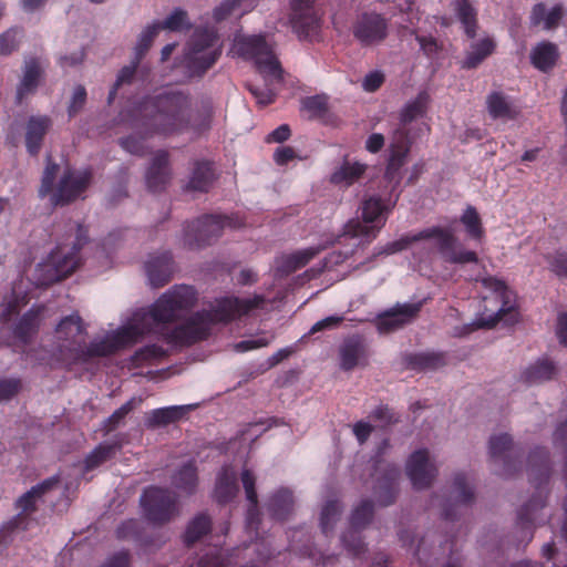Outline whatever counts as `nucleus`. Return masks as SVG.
I'll return each instance as SVG.
<instances>
[{
    "label": "nucleus",
    "instance_id": "473e14b6",
    "mask_svg": "<svg viewBox=\"0 0 567 567\" xmlns=\"http://www.w3.org/2000/svg\"><path fill=\"white\" fill-rule=\"evenodd\" d=\"M192 409V405H172L154 409L145 415V426L147 429H157L166 426L182 420Z\"/></svg>",
    "mask_w": 567,
    "mask_h": 567
},
{
    "label": "nucleus",
    "instance_id": "37998d69",
    "mask_svg": "<svg viewBox=\"0 0 567 567\" xmlns=\"http://www.w3.org/2000/svg\"><path fill=\"white\" fill-rule=\"evenodd\" d=\"M198 483L197 467L194 461L183 464L172 476V484L179 491L190 495Z\"/></svg>",
    "mask_w": 567,
    "mask_h": 567
},
{
    "label": "nucleus",
    "instance_id": "052dcab7",
    "mask_svg": "<svg viewBox=\"0 0 567 567\" xmlns=\"http://www.w3.org/2000/svg\"><path fill=\"white\" fill-rule=\"evenodd\" d=\"M157 25L158 23L153 22L141 33L138 42L135 47V58H137V60H142L144 58V55L151 48L154 39L161 31V28Z\"/></svg>",
    "mask_w": 567,
    "mask_h": 567
},
{
    "label": "nucleus",
    "instance_id": "ea45409f",
    "mask_svg": "<svg viewBox=\"0 0 567 567\" xmlns=\"http://www.w3.org/2000/svg\"><path fill=\"white\" fill-rule=\"evenodd\" d=\"M236 49L240 56L255 62L271 51L264 35L244 37L236 41Z\"/></svg>",
    "mask_w": 567,
    "mask_h": 567
},
{
    "label": "nucleus",
    "instance_id": "3c124183",
    "mask_svg": "<svg viewBox=\"0 0 567 567\" xmlns=\"http://www.w3.org/2000/svg\"><path fill=\"white\" fill-rule=\"evenodd\" d=\"M460 221L465 228L467 236L473 240H482L485 236L482 218L474 206L468 205L461 215Z\"/></svg>",
    "mask_w": 567,
    "mask_h": 567
},
{
    "label": "nucleus",
    "instance_id": "b1692460",
    "mask_svg": "<svg viewBox=\"0 0 567 567\" xmlns=\"http://www.w3.org/2000/svg\"><path fill=\"white\" fill-rule=\"evenodd\" d=\"M171 177L169 154L166 151H158L145 174L147 189L152 193L165 190Z\"/></svg>",
    "mask_w": 567,
    "mask_h": 567
},
{
    "label": "nucleus",
    "instance_id": "2eb2a0df",
    "mask_svg": "<svg viewBox=\"0 0 567 567\" xmlns=\"http://www.w3.org/2000/svg\"><path fill=\"white\" fill-rule=\"evenodd\" d=\"M390 446L388 439L383 440L379 446V451L374 461V474L377 482L373 487V494L377 497L379 505L390 506L398 496V480L400 477V468L394 464H383L379 457L383 451Z\"/></svg>",
    "mask_w": 567,
    "mask_h": 567
},
{
    "label": "nucleus",
    "instance_id": "e2e57ef3",
    "mask_svg": "<svg viewBox=\"0 0 567 567\" xmlns=\"http://www.w3.org/2000/svg\"><path fill=\"white\" fill-rule=\"evenodd\" d=\"M22 38V30L18 28H11L0 34V54L9 55L16 51L19 47Z\"/></svg>",
    "mask_w": 567,
    "mask_h": 567
},
{
    "label": "nucleus",
    "instance_id": "338daca9",
    "mask_svg": "<svg viewBox=\"0 0 567 567\" xmlns=\"http://www.w3.org/2000/svg\"><path fill=\"white\" fill-rule=\"evenodd\" d=\"M86 97L87 93L85 87L83 85H76L68 106L69 118H73L83 110L86 103Z\"/></svg>",
    "mask_w": 567,
    "mask_h": 567
},
{
    "label": "nucleus",
    "instance_id": "4468645a",
    "mask_svg": "<svg viewBox=\"0 0 567 567\" xmlns=\"http://www.w3.org/2000/svg\"><path fill=\"white\" fill-rule=\"evenodd\" d=\"M390 33V20L377 11H363L352 24L353 38L361 47L379 45Z\"/></svg>",
    "mask_w": 567,
    "mask_h": 567
},
{
    "label": "nucleus",
    "instance_id": "a211bd4d",
    "mask_svg": "<svg viewBox=\"0 0 567 567\" xmlns=\"http://www.w3.org/2000/svg\"><path fill=\"white\" fill-rule=\"evenodd\" d=\"M488 449L491 458L494 462H502V475L511 476L520 468L523 452L516 449L509 434L491 436Z\"/></svg>",
    "mask_w": 567,
    "mask_h": 567
},
{
    "label": "nucleus",
    "instance_id": "4c0bfd02",
    "mask_svg": "<svg viewBox=\"0 0 567 567\" xmlns=\"http://www.w3.org/2000/svg\"><path fill=\"white\" fill-rule=\"evenodd\" d=\"M557 372L555 363L547 358L538 359L520 374V380L527 384H539L551 380Z\"/></svg>",
    "mask_w": 567,
    "mask_h": 567
},
{
    "label": "nucleus",
    "instance_id": "864d4df0",
    "mask_svg": "<svg viewBox=\"0 0 567 567\" xmlns=\"http://www.w3.org/2000/svg\"><path fill=\"white\" fill-rule=\"evenodd\" d=\"M341 511H342L341 504L334 499L328 501L323 505L321 515H320V527H321V532L326 536H329L333 532V528L340 518Z\"/></svg>",
    "mask_w": 567,
    "mask_h": 567
},
{
    "label": "nucleus",
    "instance_id": "6ab92c4d",
    "mask_svg": "<svg viewBox=\"0 0 567 567\" xmlns=\"http://www.w3.org/2000/svg\"><path fill=\"white\" fill-rule=\"evenodd\" d=\"M421 237H432V239H436V246L440 254L444 257V259L451 264L464 265L471 262H477L478 256L475 251L472 250H455L456 238L452 234V231L444 229L439 226H434L431 228L423 229V234Z\"/></svg>",
    "mask_w": 567,
    "mask_h": 567
},
{
    "label": "nucleus",
    "instance_id": "6e6552de",
    "mask_svg": "<svg viewBox=\"0 0 567 567\" xmlns=\"http://www.w3.org/2000/svg\"><path fill=\"white\" fill-rule=\"evenodd\" d=\"M244 221L239 216L204 215L186 223L183 229V245L188 249H200L217 241L225 227L240 228Z\"/></svg>",
    "mask_w": 567,
    "mask_h": 567
},
{
    "label": "nucleus",
    "instance_id": "423d86ee",
    "mask_svg": "<svg viewBox=\"0 0 567 567\" xmlns=\"http://www.w3.org/2000/svg\"><path fill=\"white\" fill-rule=\"evenodd\" d=\"M221 55L217 31L208 27L196 28L187 42L184 66L189 78H203Z\"/></svg>",
    "mask_w": 567,
    "mask_h": 567
},
{
    "label": "nucleus",
    "instance_id": "e433bc0d",
    "mask_svg": "<svg viewBox=\"0 0 567 567\" xmlns=\"http://www.w3.org/2000/svg\"><path fill=\"white\" fill-rule=\"evenodd\" d=\"M116 353V348L113 344L110 334L100 339L93 340L89 346L79 344L73 354L74 361L87 362L92 358L107 357Z\"/></svg>",
    "mask_w": 567,
    "mask_h": 567
},
{
    "label": "nucleus",
    "instance_id": "49530a36",
    "mask_svg": "<svg viewBox=\"0 0 567 567\" xmlns=\"http://www.w3.org/2000/svg\"><path fill=\"white\" fill-rule=\"evenodd\" d=\"M212 530V518L200 513L196 515L188 524L183 535L184 544L187 547L193 546Z\"/></svg>",
    "mask_w": 567,
    "mask_h": 567
},
{
    "label": "nucleus",
    "instance_id": "a878e982",
    "mask_svg": "<svg viewBox=\"0 0 567 567\" xmlns=\"http://www.w3.org/2000/svg\"><path fill=\"white\" fill-rule=\"evenodd\" d=\"M43 74L44 69L38 58H27L24 60L22 78L16 94L18 104H21L28 95L35 93Z\"/></svg>",
    "mask_w": 567,
    "mask_h": 567
},
{
    "label": "nucleus",
    "instance_id": "ddd939ff",
    "mask_svg": "<svg viewBox=\"0 0 567 567\" xmlns=\"http://www.w3.org/2000/svg\"><path fill=\"white\" fill-rule=\"evenodd\" d=\"M482 284L486 289L491 290L495 295V298L497 299V301L501 302V306L493 315L488 317L482 315L481 317L476 318V320L474 321L475 328L491 329L495 327L498 321L505 319L507 316H509L511 320L515 319L517 315L515 295L508 288L506 282L496 277L487 276L482 279Z\"/></svg>",
    "mask_w": 567,
    "mask_h": 567
},
{
    "label": "nucleus",
    "instance_id": "bf43d9fd",
    "mask_svg": "<svg viewBox=\"0 0 567 567\" xmlns=\"http://www.w3.org/2000/svg\"><path fill=\"white\" fill-rule=\"evenodd\" d=\"M140 62H141V60H137V58H134V60L132 61V63L130 65H125L120 70L116 81L109 93V97H107L109 104H111L113 102V100L115 99L120 86H122L123 84H130L132 82Z\"/></svg>",
    "mask_w": 567,
    "mask_h": 567
},
{
    "label": "nucleus",
    "instance_id": "cd10ccee",
    "mask_svg": "<svg viewBox=\"0 0 567 567\" xmlns=\"http://www.w3.org/2000/svg\"><path fill=\"white\" fill-rule=\"evenodd\" d=\"M52 125L48 115H32L29 117L25 127V147L30 155L39 154L43 138Z\"/></svg>",
    "mask_w": 567,
    "mask_h": 567
},
{
    "label": "nucleus",
    "instance_id": "680f3d73",
    "mask_svg": "<svg viewBox=\"0 0 567 567\" xmlns=\"http://www.w3.org/2000/svg\"><path fill=\"white\" fill-rule=\"evenodd\" d=\"M59 169V165L51 159V156H49L42 175L41 186L39 189L40 197H45L47 195L53 192L54 181Z\"/></svg>",
    "mask_w": 567,
    "mask_h": 567
},
{
    "label": "nucleus",
    "instance_id": "6e6d98bb",
    "mask_svg": "<svg viewBox=\"0 0 567 567\" xmlns=\"http://www.w3.org/2000/svg\"><path fill=\"white\" fill-rule=\"evenodd\" d=\"M161 30L186 31L192 28L188 14L185 10L176 8L164 21H156Z\"/></svg>",
    "mask_w": 567,
    "mask_h": 567
},
{
    "label": "nucleus",
    "instance_id": "0eeeda50",
    "mask_svg": "<svg viewBox=\"0 0 567 567\" xmlns=\"http://www.w3.org/2000/svg\"><path fill=\"white\" fill-rule=\"evenodd\" d=\"M271 556L272 550L266 540L256 538L233 548L226 557L221 549L212 548L199 557L195 567H262Z\"/></svg>",
    "mask_w": 567,
    "mask_h": 567
},
{
    "label": "nucleus",
    "instance_id": "1a4fd4ad",
    "mask_svg": "<svg viewBox=\"0 0 567 567\" xmlns=\"http://www.w3.org/2000/svg\"><path fill=\"white\" fill-rule=\"evenodd\" d=\"M385 209L382 199L379 197L372 196L363 200L361 206L362 220H349L340 238L357 239L359 240L357 246L369 245L377 238L386 221Z\"/></svg>",
    "mask_w": 567,
    "mask_h": 567
},
{
    "label": "nucleus",
    "instance_id": "4d7b16f0",
    "mask_svg": "<svg viewBox=\"0 0 567 567\" xmlns=\"http://www.w3.org/2000/svg\"><path fill=\"white\" fill-rule=\"evenodd\" d=\"M23 390V380L19 377L0 378V403H8Z\"/></svg>",
    "mask_w": 567,
    "mask_h": 567
},
{
    "label": "nucleus",
    "instance_id": "a19ab883",
    "mask_svg": "<svg viewBox=\"0 0 567 567\" xmlns=\"http://www.w3.org/2000/svg\"><path fill=\"white\" fill-rule=\"evenodd\" d=\"M320 251V247H309L284 256L278 265V271L290 275L308 265Z\"/></svg>",
    "mask_w": 567,
    "mask_h": 567
},
{
    "label": "nucleus",
    "instance_id": "5701e85b",
    "mask_svg": "<svg viewBox=\"0 0 567 567\" xmlns=\"http://www.w3.org/2000/svg\"><path fill=\"white\" fill-rule=\"evenodd\" d=\"M145 272L153 288H162L167 285L175 271V262L169 250L152 254L145 262Z\"/></svg>",
    "mask_w": 567,
    "mask_h": 567
},
{
    "label": "nucleus",
    "instance_id": "a18cd8bd",
    "mask_svg": "<svg viewBox=\"0 0 567 567\" xmlns=\"http://www.w3.org/2000/svg\"><path fill=\"white\" fill-rule=\"evenodd\" d=\"M411 151V140L408 131L399 128L394 133L393 142L390 145V163L403 167Z\"/></svg>",
    "mask_w": 567,
    "mask_h": 567
},
{
    "label": "nucleus",
    "instance_id": "c03bdc74",
    "mask_svg": "<svg viewBox=\"0 0 567 567\" xmlns=\"http://www.w3.org/2000/svg\"><path fill=\"white\" fill-rule=\"evenodd\" d=\"M40 311L30 309L20 318L13 329V336L23 344L31 342L39 330Z\"/></svg>",
    "mask_w": 567,
    "mask_h": 567
},
{
    "label": "nucleus",
    "instance_id": "9b49d317",
    "mask_svg": "<svg viewBox=\"0 0 567 567\" xmlns=\"http://www.w3.org/2000/svg\"><path fill=\"white\" fill-rule=\"evenodd\" d=\"M89 241V231L82 224L76 225L75 241L70 251H64L62 246H58L49 256L45 268L52 271L49 281H61L72 275L80 266L79 252Z\"/></svg>",
    "mask_w": 567,
    "mask_h": 567
},
{
    "label": "nucleus",
    "instance_id": "393cba45",
    "mask_svg": "<svg viewBox=\"0 0 567 567\" xmlns=\"http://www.w3.org/2000/svg\"><path fill=\"white\" fill-rule=\"evenodd\" d=\"M59 483L56 476L49 477L41 483L32 486L28 492L22 494L16 501V508L21 512L10 522L11 528L17 527L18 522L22 519L23 515L33 514L37 511L38 501L49 491H51Z\"/></svg>",
    "mask_w": 567,
    "mask_h": 567
},
{
    "label": "nucleus",
    "instance_id": "f257e3e1",
    "mask_svg": "<svg viewBox=\"0 0 567 567\" xmlns=\"http://www.w3.org/2000/svg\"><path fill=\"white\" fill-rule=\"evenodd\" d=\"M266 299L262 295L252 298L221 297L210 309L194 312L173 329H162V339L174 350H182L207 340L215 324H228L260 308Z\"/></svg>",
    "mask_w": 567,
    "mask_h": 567
},
{
    "label": "nucleus",
    "instance_id": "7c9ffc66",
    "mask_svg": "<svg viewBox=\"0 0 567 567\" xmlns=\"http://www.w3.org/2000/svg\"><path fill=\"white\" fill-rule=\"evenodd\" d=\"M237 473L231 465H225L216 477L214 496L218 504L230 503L238 494Z\"/></svg>",
    "mask_w": 567,
    "mask_h": 567
},
{
    "label": "nucleus",
    "instance_id": "5fc2aeb1",
    "mask_svg": "<svg viewBox=\"0 0 567 567\" xmlns=\"http://www.w3.org/2000/svg\"><path fill=\"white\" fill-rule=\"evenodd\" d=\"M168 355V351L163 347L152 343L146 344L134 352L132 355V362L136 367L161 360Z\"/></svg>",
    "mask_w": 567,
    "mask_h": 567
},
{
    "label": "nucleus",
    "instance_id": "603ef678",
    "mask_svg": "<svg viewBox=\"0 0 567 567\" xmlns=\"http://www.w3.org/2000/svg\"><path fill=\"white\" fill-rule=\"evenodd\" d=\"M430 96L426 91H422L417 96L409 102L400 113V121L403 125H406L417 117L425 114Z\"/></svg>",
    "mask_w": 567,
    "mask_h": 567
},
{
    "label": "nucleus",
    "instance_id": "8fccbe9b",
    "mask_svg": "<svg viewBox=\"0 0 567 567\" xmlns=\"http://www.w3.org/2000/svg\"><path fill=\"white\" fill-rule=\"evenodd\" d=\"M121 449L118 443H101L84 460V468L86 472L92 471L106 461L111 460Z\"/></svg>",
    "mask_w": 567,
    "mask_h": 567
},
{
    "label": "nucleus",
    "instance_id": "72a5a7b5",
    "mask_svg": "<svg viewBox=\"0 0 567 567\" xmlns=\"http://www.w3.org/2000/svg\"><path fill=\"white\" fill-rule=\"evenodd\" d=\"M496 50V42L491 37H485L470 44L465 56L461 62L462 69L473 70L478 68Z\"/></svg>",
    "mask_w": 567,
    "mask_h": 567
},
{
    "label": "nucleus",
    "instance_id": "c9c22d12",
    "mask_svg": "<svg viewBox=\"0 0 567 567\" xmlns=\"http://www.w3.org/2000/svg\"><path fill=\"white\" fill-rule=\"evenodd\" d=\"M559 59L558 47L550 41L537 43L530 52V63L544 73L551 71Z\"/></svg>",
    "mask_w": 567,
    "mask_h": 567
},
{
    "label": "nucleus",
    "instance_id": "c756f323",
    "mask_svg": "<svg viewBox=\"0 0 567 567\" xmlns=\"http://www.w3.org/2000/svg\"><path fill=\"white\" fill-rule=\"evenodd\" d=\"M55 332L60 340L69 342L73 348V354L79 344L84 343V334L86 328L83 323L82 318L78 313H72L64 317L58 324Z\"/></svg>",
    "mask_w": 567,
    "mask_h": 567
},
{
    "label": "nucleus",
    "instance_id": "f03ea898",
    "mask_svg": "<svg viewBox=\"0 0 567 567\" xmlns=\"http://www.w3.org/2000/svg\"><path fill=\"white\" fill-rule=\"evenodd\" d=\"M197 299V291L192 286L175 285L151 307L136 311L131 323L110 333L116 352L138 342L154 327L178 321L184 312L195 307Z\"/></svg>",
    "mask_w": 567,
    "mask_h": 567
},
{
    "label": "nucleus",
    "instance_id": "f8f14e48",
    "mask_svg": "<svg viewBox=\"0 0 567 567\" xmlns=\"http://www.w3.org/2000/svg\"><path fill=\"white\" fill-rule=\"evenodd\" d=\"M92 167L64 169L58 185L51 194L54 206H65L82 198L93 181Z\"/></svg>",
    "mask_w": 567,
    "mask_h": 567
},
{
    "label": "nucleus",
    "instance_id": "de8ad7c7",
    "mask_svg": "<svg viewBox=\"0 0 567 567\" xmlns=\"http://www.w3.org/2000/svg\"><path fill=\"white\" fill-rule=\"evenodd\" d=\"M455 12L468 39L477 33V11L468 0H455Z\"/></svg>",
    "mask_w": 567,
    "mask_h": 567
},
{
    "label": "nucleus",
    "instance_id": "4be33fe9",
    "mask_svg": "<svg viewBox=\"0 0 567 567\" xmlns=\"http://www.w3.org/2000/svg\"><path fill=\"white\" fill-rule=\"evenodd\" d=\"M474 502L473 487L467 483L464 473H456L453 478L451 496L442 504V515L446 520H455L460 506H468Z\"/></svg>",
    "mask_w": 567,
    "mask_h": 567
},
{
    "label": "nucleus",
    "instance_id": "c85d7f7f",
    "mask_svg": "<svg viewBox=\"0 0 567 567\" xmlns=\"http://www.w3.org/2000/svg\"><path fill=\"white\" fill-rule=\"evenodd\" d=\"M486 110L493 120L514 121L519 115V109L512 99L501 91H493L486 96Z\"/></svg>",
    "mask_w": 567,
    "mask_h": 567
},
{
    "label": "nucleus",
    "instance_id": "09e8293b",
    "mask_svg": "<svg viewBox=\"0 0 567 567\" xmlns=\"http://www.w3.org/2000/svg\"><path fill=\"white\" fill-rule=\"evenodd\" d=\"M423 234V230L419 231L417 234L413 236H405L398 240L388 243L383 246H377L373 249L372 255L369 257V261H373L379 257H385L390 256L396 252H400L404 249H406L412 243L423 240V239H432V237H421Z\"/></svg>",
    "mask_w": 567,
    "mask_h": 567
},
{
    "label": "nucleus",
    "instance_id": "79ce46f5",
    "mask_svg": "<svg viewBox=\"0 0 567 567\" xmlns=\"http://www.w3.org/2000/svg\"><path fill=\"white\" fill-rule=\"evenodd\" d=\"M408 368L417 371H432L446 364L445 355L440 352L410 353L404 357Z\"/></svg>",
    "mask_w": 567,
    "mask_h": 567
},
{
    "label": "nucleus",
    "instance_id": "f3484780",
    "mask_svg": "<svg viewBox=\"0 0 567 567\" xmlns=\"http://www.w3.org/2000/svg\"><path fill=\"white\" fill-rule=\"evenodd\" d=\"M316 0H290L289 22L299 40H312L321 29V18L315 9Z\"/></svg>",
    "mask_w": 567,
    "mask_h": 567
},
{
    "label": "nucleus",
    "instance_id": "58836bf2",
    "mask_svg": "<svg viewBox=\"0 0 567 567\" xmlns=\"http://www.w3.org/2000/svg\"><path fill=\"white\" fill-rule=\"evenodd\" d=\"M367 165L360 162L351 163L347 157L342 164L331 174L330 182L337 186L349 187L357 183L365 173Z\"/></svg>",
    "mask_w": 567,
    "mask_h": 567
},
{
    "label": "nucleus",
    "instance_id": "aec40b11",
    "mask_svg": "<svg viewBox=\"0 0 567 567\" xmlns=\"http://www.w3.org/2000/svg\"><path fill=\"white\" fill-rule=\"evenodd\" d=\"M423 301L415 303H398L393 308L378 315L375 326L381 333H390L412 322L420 313Z\"/></svg>",
    "mask_w": 567,
    "mask_h": 567
},
{
    "label": "nucleus",
    "instance_id": "69168bd1",
    "mask_svg": "<svg viewBox=\"0 0 567 567\" xmlns=\"http://www.w3.org/2000/svg\"><path fill=\"white\" fill-rule=\"evenodd\" d=\"M120 145L128 153L137 156H144L150 153L142 136L130 135L120 140Z\"/></svg>",
    "mask_w": 567,
    "mask_h": 567
},
{
    "label": "nucleus",
    "instance_id": "bb28decb",
    "mask_svg": "<svg viewBox=\"0 0 567 567\" xmlns=\"http://www.w3.org/2000/svg\"><path fill=\"white\" fill-rule=\"evenodd\" d=\"M340 368L351 371L367 358V344L359 334H353L343 340L339 349Z\"/></svg>",
    "mask_w": 567,
    "mask_h": 567
},
{
    "label": "nucleus",
    "instance_id": "2f4dec72",
    "mask_svg": "<svg viewBox=\"0 0 567 567\" xmlns=\"http://www.w3.org/2000/svg\"><path fill=\"white\" fill-rule=\"evenodd\" d=\"M293 494L286 487H281L274 492L266 504V508L270 517L278 522L288 519L293 512Z\"/></svg>",
    "mask_w": 567,
    "mask_h": 567
},
{
    "label": "nucleus",
    "instance_id": "20e7f679",
    "mask_svg": "<svg viewBox=\"0 0 567 567\" xmlns=\"http://www.w3.org/2000/svg\"><path fill=\"white\" fill-rule=\"evenodd\" d=\"M190 97L182 91H166L143 99L133 110L132 125L145 136L182 133L190 124Z\"/></svg>",
    "mask_w": 567,
    "mask_h": 567
},
{
    "label": "nucleus",
    "instance_id": "f704fd0d",
    "mask_svg": "<svg viewBox=\"0 0 567 567\" xmlns=\"http://www.w3.org/2000/svg\"><path fill=\"white\" fill-rule=\"evenodd\" d=\"M215 179L214 163L207 159L196 161L187 183V189L207 193Z\"/></svg>",
    "mask_w": 567,
    "mask_h": 567
},
{
    "label": "nucleus",
    "instance_id": "dca6fc26",
    "mask_svg": "<svg viewBox=\"0 0 567 567\" xmlns=\"http://www.w3.org/2000/svg\"><path fill=\"white\" fill-rule=\"evenodd\" d=\"M374 506L372 501L363 499L352 511L349 529L342 534L341 542L347 551L353 557H359L367 551V545L361 537V530L372 520Z\"/></svg>",
    "mask_w": 567,
    "mask_h": 567
},
{
    "label": "nucleus",
    "instance_id": "774afa93",
    "mask_svg": "<svg viewBox=\"0 0 567 567\" xmlns=\"http://www.w3.org/2000/svg\"><path fill=\"white\" fill-rule=\"evenodd\" d=\"M550 270L558 277H567V252L557 250L546 256Z\"/></svg>",
    "mask_w": 567,
    "mask_h": 567
},
{
    "label": "nucleus",
    "instance_id": "7ed1b4c3",
    "mask_svg": "<svg viewBox=\"0 0 567 567\" xmlns=\"http://www.w3.org/2000/svg\"><path fill=\"white\" fill-rule=\"evenodd\" d=\"M197 299V291L192 286L175 285L151 307L136 311L131 323L110 333L116 352L138 342L154 327L178 321L184 312L195 307Z\"/></svg>",
    "mask_w": 567,
    "mask_h": 567
},
{
    "label": "nucleus",
    "instance_id": "0e129e2a",
    "mask_svg": "<svg viewBox=\"0 0 567 567\" xmlns=\"http://www.w3.org/2000/svg\"><path fill=\"white\" fill-rule=\"evenodd\" d=\"M135 408L136 401L133 398L115 410L105 421L106 432L114 431Z\"/></svg>",
    "mask_w": 567,
    "mask_h": 567
},
{
    "label": "nucleus",
    "instance_id": "9d476101",
    "mask_svg": "<svg viewBox=\"0 0 567 567\" xmlns=\"http://www.w3.org/2000/svg\"><path fill=\"white\" fill-rule=\"evenodd\" d=\"M140 502L145 518L153 525L163 526L179 515L178 496L168 488L148 486Z\"/></svg>",
    "mask_w": 567,
    "mask_h": 567
},
{
    "label": "nucleus",
    "instance_id": "412c9836",
    "mask_svg": "<svg viewBox=\"0 0 567 567\" xmlns=\"http://www.w3.org/2000/svg\"><path fill=\"white\" fill-rule=\"evenodd\" d=\"M405 471L413 487L416 489L430 487L437 475V468L430 461L426 449L417 450L410 455Z\"/></svg>",
    "mask_w": 567,
    "mask_h": 567
},
{
    "label": "nucleus",
    "instance_id": "39448f33",
    "mask_svg": "<svg viewBox=\"0 0 567 567\" xmlns=\"http://www.w3.org/2000/svg\"><path fill=\"white\" fill-rule=\"evenodd\" d=\"M527 471L529 481L535 486V493L518 511L516 522L522 533L519 542L526 544L533 539L535 525L544 522L539 512L546 506L547 485L551 473L549 452L546 447L538 446L529 453Z\"/></svg>",
    "mask_w": 567,
    "mask_h": 567
},
{
    "label": "nucleus",
    "instance_id": "13d9d810",
    "mask_svg": "<svg viewBox=\"0 0 567 567\" xmlns=\"http://www.w3.org/2000/svg\"><path fill=\"white\" fill-rule=\"evenodd\" d=\"M258 71L265 76H271L276 80L282 79V69L280 62L272 53V50L267 55L261 56L255 62Z\"/></svg>",
    "mask_w": 567,
    "mask_h": 567
}]
</instances>
